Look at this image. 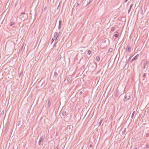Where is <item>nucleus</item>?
Returning <instances> with one entry per match:
<instances>
[{"label": "nucleus", "mask_w": 149, "mask_h": 149, "mask_svg": "<svg viewBox=\"0 0 149 149\" xmlns=\"http://www.w3.org/2000/svg\"><path fill=\"white\" fill-rule=\"evenodd\" d=\"M20 18H21L22 19H25L28 17L27 14L25 13V12H23L21 13L20 15Z\"/></svg>", "instance_id": "nucleus-1"}, {"label": "nucleus", "mask_w": 149, "mask_h": 149, "mask_svg": "<svg viewBox=\"0 0 149 149\" xmlns=\"http://www.w3.org/2000/svg\"><path fill=\"white\" fill-rule=\"evenodd\" d=\"M44 139V137L42 136L40 137V139L38 141V144L40 145L42 144V143L43 142Z\"/></svg>", "instance_id": "nucleus-2"}, {"label": "nucleus", "mask_w": 149, "mask_h": 149, "mask_svg": "<svg viewBox=\"0 0 149 149\" xmlns=\"http://www.w3.org/2000/svg\"><path fill=\"white\" fill-rule=\"evenodd\" d=\"M54 75L53 76V78L55 80H56L58 76V74L56 71H54Z\"/></svg>", "instance_id": "nucleus-3"}, {"label": "nucleus", "mask_w": 149, "mask_h": 149, "mask_svg": "<svg viewBox=\"0 0 149 149\" xmlns=\"http://www.w3.org/2000/svg\"><path fill=\"white\" fill-rule=\"evenodd\" d=\"M130 98V95L129 93H127L125 95L124 97L125 100L126 101H127Z\"/></svg>", "instance_id": "nucleus-4"}, {"label": "nucleus", "mask_w": 149, "mask_h": 149, "mask_svg": "<svg viewBox=\"0 0 149 149\" xmlns=\"http://www.w3.org/2000/svg\"><path fill=\"white\" fill-rule=\"evenodd\" d=\"M47 106L48 108H49L51 105V99L50 98H49L47 100Z\"/></svg>", "instance_id": "nucleus-5"}, {"label": "nucleus", "mask_w": 149, "mask_h": 149, "mask_svg": "<svg viewBox=\"0 0 149 149\" xmlns=\"http://www.w3.org/2000/svg\"><path fill=\"white\" fill-rule=\"evenodd\" d=\"M22 121V120L21 119H19L17 121L16 125L17 126H19L21 124V123Z\"/></svg>", "instance_id": "nucleus-6"}, {"label": "nucleus", "mask_w": 149, "mask_h": 149, "mask_svg": "<svg viewBox=\"0 0 149 149\" xmlns=\"http://www.w3.org/2000/svg\"><path fill=\"white\" fill-rule=\"evenodd\" d=\"M71 78V76H69L67 77V78L65 79L64 81H67L68 82L70 79Z\"/></svg>", "instance_id": "nucleus-7"}, {"label": "nucleus", "mask_w": 149, "mask_h": 149, "mask_svg": "<svg viewBox=\"0 0 149 149\" xmlns=\"http://www.w3.org/2000/svg\"><path fill=\"white\" fill-rule=\"evenodd\" d=\"M131 51V48L129 45L127 46V49H126V51L128 52H130Z\"/></svg>", "instance_id": "nucleus-8"}, {"label": "nucleus", "mask_w": 149, "mask_h": 149, "mask_svg": "<svg viewBox=\"0 0 149 149\" xmlns=\"http://www.w3.org/2000/svg\"><path fill=\"white\" fill-rule=\"evenodd\" d=\"M138 54L136 55V56H135L132 59L131 62L132 63L133 61L134 60H136L137 59V56H138Z\"/></svg>", "instance_id": "nucleus-9"}, {"label": "nucleus", "mask_w": 149, "mask_h": 149, "mask_svg": "<svg viewBox=\"0 0 149 149\" xmlns=\"http://www.w3.org/2000/svg\"><path fill=\"white\" fill-rule=\"evenodd\" d=\"M100 57L99 56H97L95 58V60L97 62H99L100 60Z\"/></svg>", "instance_id": "nucleus-10"}, {"label": "nucleus", "mask_w": 149, "mask_h": 149, "mask_svg": "<svg viewBox=\"0 0 149 149\" xmlns=\"http://www.w3.org/2000/svg\"><path fill=\"white\" fill-rule=\"evenodd\" d=\"M58 41L57 37L55 38V41L54 43V47L55 45L57 43Z\"/></svg>", "instance_id": "nucleus-11"}, {"label": "nucleus", "mask_w": 149, "mask_h": 149, "mask_svg": "<svg viewBox=\"0 0 149 149\" xmlns=\"http://www.w3.org/2000/svg\"><path fill=\"white\" fill-rule=\"evenodd\" d=\"M115 33H116L115 34H114L113 35V36L115 37L116 38H117L118 37V32H115Z\"/></svg>", "instance_id": "nucleus-12"}, {"label": "nucleus", "mask_w": 149, "mask_h": 149, "mask_svg": "<svg viewBox=\"0 0 149 149\" xmlns=\"http://www.w3.org/2000/svg\"><path fill=\"white\" fill-rule=\"evenodd\" d=\"M61 58V55H58L56 57V59L57 61L60 60Z\"/></svg>", "instance_id": "nucleus-13"}, {"label": "nucleus", "mask_w": 149, "mask_h": 149, "mask_svg": "<svg viewBox=\"0 0 149 149\" xmlns=\"http://www.w3.org/2000/svg\"><path fill=\"white\" fill-rule=\"evenodd\" d=\"M86 5H88L91 2V0H86Z\"/></svg>", "instance_id": "nucleus-14"}, {"label": "nucleus", "mask_w": 149, "mask_h": 149, "mask_svg": "<svg viewBox=\"0 0 149 149\" xmlns=\"http://www.w3.org/2000/svg\"><path fill=\"white\" fill-rule=\"evenodd\" d=\"M54 38H56L57 37V38L58 37V33L57 32H55L54 34Z\"/></svg>", "instance_id": "nucleus-15"}, {"label": "nucleus", "mask_w": 149, "mask_h": 149, "mask_svg": "<svg viewBox=\"0 0 149 149\" xmlns=\"http://www.w3.org/2000/svg\"><path fill=\"white\" fill-rule=\"evenodd\" d=\"M23 45H22L21 47L20 48V49H19V53H20V52H21L22 51V50L23 49Z\"/></svg>", "instance_id": "nucleus-16"}, {"label": "nucleus", "mask_w": 149, "mask_h": 149, "mask_svg": "<svg viewBox=\"0 0 149 149\" xmlns=\"http://www.w3.org/2000/svg\"><path fill=\"white\" fill-rule=\"evenodd\" d=\"M66 114V112L65 111H63L62 113V115L63 116H65Z\"/></svg>", "instance_id": "nucleus-17"}, {"label": "nucleus", "mask_w": 149, "mask_h": 149, "mask_svg": "<svg viewBox=\"0 0 149 149\" xmlns=\"http://www.w3.org/2000/svg\"><path fill=\"white\" fill-rule=\"evenodd\" d=\"M126 129L125 128L124 129L123 131L122 132V134H125V132H126Z\"/></svg>", "instance_id": "nucleus-18"}, {"label": "nucleus", "mask_w": 149, "mask_h": 149, "mask_svg": "<svg viewBox=\"0 0 149 149\" xmlns=\"http://www.w3.org/2000/svg\"><path fill=\"white\" fill-rule=\"evenodd\" d=\"M115 27H112L111 29V31H113L115 29Z\"/></svg>", "instance_id": "nucleus-19"}, {"label": "nucleus", "mask_w": 149, "mask_h": 149, "mask_svg": "<svg viewBox=\"0 0 149 149\" xmlns=\"http://www.w3.org/2000/svg\"><path fill=\"white\" fill-rule=\"evenodd\" d=\"M62 24V21L61 20H59L58 23V26H61Z\"/></svg>", "instance_id": "nucleus-20"}, {"label": "nucleus", "mask_w": 149, "mask_h": 149, "mask_svg": "<svg viewBox=\"0 0 149 149\" xmlns=\"http://www.w3.org/2000/svg\"><path fill=\"white\" fill-rule=\"evenodd\" d=\"M134 112H135V111H134L132 115L131 118L132 119H133V116L134 115Z\"/></svg>", "instance_id": "nucleus-21"}, {"label": "nucleus", "mask_w": 149, "mask_h": 149, "mask_svg": "<svg viewBox=\"0 0 149 149\" xmlns=\"http://www.w3.org/2000/svg\"><path fill=\"white\" fill-rule=\"evenodd\" d=\"M47 10V6H45L44 8L43 11L44 12L45 11Z\"/></svg>", "instance_id": "nucleus-22"}, {"label": "nucleus", "mask_w": 149, "mask_h": 149, "mask_svg": "<svg viewBox=\"0 0 149 149\" xmlns=\"http://www.w3.org/2000/svg\"><path fill=\"white\" fill-rule=\"evenodd\" d=\"M102 120H101L100 121V122L99 123V126H100L101 124L102 123Z\"/></svg>", "instance_id": "nucleus-23"}, {"label": "nucleus", "mask_w": 149, "mask_h": 149, "mask_svg": "<svg viewBox=\"0 0 149 149\" xmlns=\"http://www.w3.org/2000/svg\"><path fill=\"white\" fill-rule=\"evenodd\" d=\"M91 50H89L88 51L87 54L88 55H90L91 54Z\"/></svg>", "instance_id": "nucleus-24"}, {"label": "nucleus", "mask_w": 149, "mask_h": 149, "mask_svg": "<svg viewBox=\"0 0 149 149\" xmlns=\"http://www.w3.org/2000/svg\"><path fill=\"white\" fill-rule=\"evenodd\" d=\"M112 48H110L108 52H109L110 53V52H112Z\"/></svg>", "instance_id": "nucleus-25"}, {"label": "nucleus", "mask_w": 149, "mask_h": 149, "mask_svg": "<svg viewBox=\"0 0 149 149\" xmlns=\"http://www.w3.org/2000/svg\"><path fill=\"white\" fill-rule=\"evenodd\" d=\"M143 77L145 78L146 77V74L145 73H144L143 75Z\"/></svg>", "instance_id": "nucleus-26"}, {"label": "nucleus", "mask_w": 149, "mask_h": 149, "mask_svg": "<svg viewBox=\"0 0 149 149\" xmlns=\"http://www.w3.org/2000/svg\"><path fill=\"white\" fill-rule=\"evenodd\" d=\"M54 38H52V40H51V41H52V42H51V44H52L53 42H54Z\"/></svg>", "instance_id": "nucleus-27"}, {"label": "nucleus", "mask_w": 149, "mask_h": 149, "mask_svg": "<svg viewBox=\"0 0 149 149\" xmlns=\"http://www.w3.org/2000/svg\"><path fill=\"white\" fill-rule=\"evenodd\" d=\"M132 6H133V4H131L130 6V8H129L131 9L132 7Z\"/></svg>", "instance_id": "nucleus-28"}, {"label": "nucleus", "mask_w": 149, "mask_h": 149, "mask_svg": "<svg viewBox=\"0 0 149 149\" xmlns=\"http://www.w3.org/2000/svg\"><path fill=\"white\" fill-rule=\"evenodd\" d=\"M131 9H130V8L129 9V10H128V13H130V12L131 11Z\"/></svg>", "instance_id": "nucleus-29"}, {"label": "nucleus", "mask_w": 149, "mask_h": 149, "mask_svg": "<svg viewBox=\"0 0 149 149\" xmlns=\"http://www.w3.org/2000/svg\"><path fill=\"white\" fill-rule=\"evenodd\" d=\"M146 64H145V63H144V65H143V68L144 69H145V68H146V67H145Z\"/></svg>", "instance_id": "nucleus-30"}, {"label": "nucleus", "mask_w": 149, "mask_h": 149, "mask_svg": "<svg viewBox=\"0 0 149 149\" xmlns=\"http://www.w3.org/2000/svg\"><path fill=\"white\" fill-rule=\"evenodd\" d=\"M61 26H58V29H60L61 28Z\"/></svg>", "instance_id": "nucleus-31"}, {"label": "nucleus", "mask_w": 149, "mask_h": 149, "mask_svg": "<svg viewBox=\"0 0 149 149\" xmlns=\"http://www.w3.org/2000/svg\"><path fill=\"white\" fill-rule=\"evenodd\" d=\"M14 24H15L14 23H13V24L11 23V24H10V26H11L13 25Z\"/></svg>", "instance_id": "nucleus-32"}, {"label": "nucleus", "mask_w": 149, "mask_h": 149, "mask_svg": "<svg viewBox=\"0 0 149 149\" xmlns=\"http://www.w3.org/2000/svg\"><path fill=\"white\" fill-rule=\"evenodd\" d=\"M131 58V57H130L129 58V59H128V61H129L130 60V59Z\"/></svg>", "instance_id": "nucleus-33"}, {"label": "nucleus", "mask_w": 149, "mask_h": 149, "mask_svg": "<svg viewBox=\"0 0 149 149\" xmlns=\"http://www.w3.org/2000/svg\"><path fill=\"white\" fill-rule=\"evenodd\" d=\"M146 147L147 148H149V145H147L146 146Z\"/></svg>", "instance_id": "nucleus-34"}, {"label": "nucleus", "mask_w": 149, "mask_h": 149, "mask_svg": "<svg viewBox=\"0 0 149 149\" xmlns=\"http://www.w3.org/2000/svg\"><path fill=\"white\" fill-rule=\"evenodd\" d=\"M128 0H125V1L124 2V3H126V2H127V1H128Z\"/></svg>", "instance_id": "nucleus-35"}, {"label": "nucleus", "mask_w": 149, "mask_h": 149, "mask_svg": "<svg viewBox=\"0 0 149 149\" xmlns=\"http://www.w3.org/2000/svg\"><path fill=\"white\" fill-rule=\"evenodd\" d=\"M147 113H149V109H148V110L147 111Z\"/></svg>", "instance_id": "nucleus-36"}, {"label": "nucleus", "mask_w": 149, "mask_h": 149, "mask_svg": "<svg viewBox=\"0 0 149 149\" xmlns=\"http://www.w3.org/2000/svg\"><path fill=\"white\" fill-rule=\"evenodd\" d=\"M89 147H90V148L92 147V145H89Z\"/></svg>", "instance_id": "nucleus-37"}, {"label": "nucleus", "mask_w": 149, "mask_h": 149, "mask_svg": "<svg viewBox=\"0 0 149 149\" xmlns=\"http://www.w3.org/2000/svg\"><path fill=\"white\" fill-rule=\"evenodd\" d=\"M55 149H58V148L57 147H56L55 148Z\"/></svg>", "instance_id": "nucleus-38"}, {"label": "nucleus", "mask_w": 149, "mask_h": 149, "mask_svg": "<svg viewBox=\"0 0 149 149\" xmlns=\"http://www.w3.org/2000/svg\"><path fill=\"white\" fill-rule=\"evenodd\" d=\"M137 149V147H136L134 148V149Z\"/></svg>", "instance_id": "nucleus-39"}, {"label": "nucleus", "mask_w": 149, "mask_h": 149, "mask_svg": "<svg viewBox=\"0 0 149 149\" xmlns=\"http://www.w3.org/2000/svg\"><path fill=\"white\" fill-rule=\"evenodd\" d=\"M59 6V5L58 6V7H57V9H58V7Z\"/></svg>", "instance_id": "nucleus-40"}, {"label": "nucleus", "mask_w": 149, "mask_h": 149, "mask_svg": "<svg viewBox=\"0 0 149 149\" xmlns=\"http://www.w3.org/2000/svg\"><path fill=\"white\" fill-rule=\"evenodd\" d=\"M79 5V3H77V6H78Z\"/></svg>", "instance_id": "nucleus-41"}, {"label": "nucleus", "mask_w": 149, "mask_h": 149, "mask_svg": "<svg viewBox=\"0 0 149 149\" xmlns=\"http://www.w3.org/2000/svg\"><path fill=\"white\" fill-rule=\"evenodd\" d=\"M80 94H81V93H82V92L81 91V92H80Z\"/></svg>", "instance_id": "nucleus-42"}, {"label": "nucleus", "mask_w": 149, "mask_h": 149, "mask_svg": "<svg viewBox=\"0 0 149 149\" xmlns=\"http://www.w3.org/2000/svg\"><path fill=\"white\" fill-rule=\"evenodd\" d=\"M148 22H149V20L148 21Z\"/></svg>", "instance_id": "nucleus-43"}]
</instances>
